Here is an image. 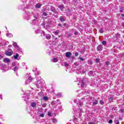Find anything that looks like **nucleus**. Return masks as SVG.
Instances as JSON below:
<instances>
[{
    "label": "nucleus",
    "mask_w": 124,
    "mask_h": 124,
    "mask_svg": "<svg viewBox=\"0 0 124 124\" xmlns=\"http://www.w3.org/2000/svg\"><path fill=\"white\" fill-rule=\"evenodd\" d=\"M66 58H70L71 57V52H67L66 53Z\"/></svg>",
    "instance_id": "5"
},
{
    "label": "nucleus",
    "mask_w": 124,
    "mask_h": 124,
    "mask_svg": "<svg viewBox=\"0 0 124 124\" xmlns=\"http://www.w3.org/2000/svg\"><path fill=\"white\" fill-rule=\"evenodd\" d=\"M59 8H60V10L62 11L64 8V7L63 5H61L59 6Z\"/></svg>",
    "instance_id": "13"
},
{
    "label": "nucleus",
    "mask_w": 124,
    "mask_h": 124,
    "mask_svg": "<svg viewBox=\"0 0 124 124\" xmlns=\"http://www.w3.org/2000/svg\"><path fill=\"white\" fill-rule=\"evenodd\" d=\"M122 26L124 28V22L122 23Z\"/></svg>",
    "instance_id": "47"
},
{
    "label": "nucleus",
    "mask_w": 124,
    "mask_h": 124,
    "mask_svg": "<svg viewBox=\"0 0 124 124\" xmlns=\"http://www.w3.org/2000/svg\"><path fill=\"white\" fill-rule=\"evenodd\" d=\"M66 18L64 16H62L60 17V20L61 21V22H64L66 20Z\"/></svg>",
    "instance_id": "4"
},
{
    "label": "nucleus",
    "mask_w": 124,
    "mask_h": 124,
    "mask_svg": "<svg viewBox=\"0 0 124 124\" xmlns=\"http://www.w3.org/2000/svg\"><path fill=\"white\" fill-rule=\"evenodd\" d=\"M18 57H19V54H17L16 55L14 56V59H15V60H17Z\"/></svg>",
    "instance_id": "16"
},
{
    "label": "nucleus",
    "mask_w": 124,
    "mask_h": 124,
    "mask_svg": "<svg viewBox=\"0 0 124 124\" xmlns=\"http://www.w3.org/2000/svg\"><path fill=\"white\" fill-rule=\"evenodd\" d=\"M106 65L108 66L109 64H110V63L109 62V61H107L106 62Z\"/></svg>",
    "instance_id": "37"
},
{
    "label": "nucleus",
    "mask_w": 124,
    "mask_h": 124,
    "mask_svg": "<svg viewBox=\"0 0 124 124\" xmlns=\"http://www.w3.org/2000/svg\"><path fill=\"white\" fill-rule=\"evenodd\" d=\"M64 65H65V66H67V65H68V64L65 63Z\"/></svg>",
    "instance_id": "49"
},
{
    "label": "nucleus",
    "mask_w": 124,
    "mask_h": 124,
    "mask_svg": "<svg viewBox=\"0 0 124 124\" xmlns=\"http://www.w3.org/2000/svg\"><path fill=\"white\" fill-rule=\"evenodd\" d=\"M90 124H92V123H90Z\"/></svg>",
    "instance_id": "61"
},
{
    "label": "nucleus",
    "mask_w": 124,
    "mask_h": 124,
    "mask_svg": "<svg viewBox=\"0 0 124 124\" xmlns=\"http://www.w3.org/2000/svg\"><path fill=\"white\" fill-rule=\"evenodd\" d=\"M41 33L42 35H43V36H45V31H42Z\"/></svg>",
    "instance_id": "21"
},
{
    "label": "nucleus",
    "mask_w": 124,
    "mask_h": 124,
    "mask_svg": "<svg viewBox=\"0 0 124 124\" xmlns=\"http://www.w3.org/2000/svg\"><path fill=\"white\" fill-rule=\"evenodd\" d=\"M6 36H7L8 37H12V36H13V35H12V34L10 33H7L6 34Z\"/></svg>",
    "instance_id": "11"
},
{
    "label": "nucleus",
    "mask_w": 124,
    "mask_h": 124,
    "mask_svg": "<svg viewBox=\"0 0 124 124\" xmlns=\"http://www.w3.org/2000/svg\"><path fill=\"white\" fill-rule=\"evenodd\" d=\"M113 122V121L112 120H110L109 121H108V124H112V123Z\"/></svg>",
    "instance_id": "40"
},
{
    "label": "nucleus",
    "mask_w": 124,
    "mask_h": 124,
    "mask_svg": "<svg viewBox=\"0 0 124 124\" xmlns=\"http://www.w3.org/2000/svg\"><path fill=\"white\" fill-rule=\"evenodd\" d=\"M37 83L36 84V86L38 88H41L42 87V81H41V78L39 77L37 78Z\"/></svg>",
    "instance_id": "1"
},
{
    "label": "nucleus",
    "mask_w": 124,
    "mask_h": 124,
    "mask_svg": "<svg viewBox=\"0 0 124 124\" xmlns=\"http://www.w3.org/2000/svg\"><path fill=\"white\" fill-rule=\"evenodd\" d=\"M44 28H45V26H44Z\"/></svg>",
    "instance_id": "57"
},
{
    "label": "nucleus",
    "mask_w": 124,
    "mask_h": 124,
    "mask_svg": "<svg viewBox=\"0 0 124 124\" xmlns=\"http://www.w3.org/2000/svg\"><path fill=\"white\" fill-rule=\"evenodd\" d=\"M43 99H44V100H46V101H47V100H48V98H47V96H44L43 97Z\"/></svg>",
    "instance_id": "30"
},
{
    "label": "nucleus",
    "mask_w": 124,
    "mask_h": 124,
    "mask_svg": "<svg viewBox=\"0 0 124 124\" xmlns=\"http://www.w3.org/2000/svg\"><path fill=\"white\" fill-rule=\"evenodd\" d=\"M33 80V78H31V77H29V80L30 82H31V81H32Z\"/></svg>",
    "instance_id": "26"
},
{
    "label": "nucleus",
    "mask_w": 124,
    "mask_h": 124,
    "mask_svg": "<svg viewBox=\"0 0 124 124\" xmlns=\"http://www.w3.org/2000/svg\"><path fill=\"white\" fill-rule=\"evenodd\" d=\"M78 85H79V83H78Z\"/></svg>",
    "instance_id": "60"
},
{
    "label": "nucleus",
    "mask_w": 124,
    "mask_h": 124,
    "mask_svg": "<svg viewBox=\"0 0 124 124\" xmlns=\"http://www.w3.org/2000/svg\"><path fill=\"white\" fill-rule=\"evenodd\" d=\"M31 107H33V108H34V107L36 106V103H35V102L31 103Z\"/></svg>",
    "instance_id": "12"
},
{
    "label": "nucleus",
    "mask_w": 124,
    "mask_h": 124,
    "mask_svg": "<svg viewBox=\"0 0 124 124\" xmlns=\"http://www.w3.org/2000/svg\"><path fill=\"white\" fill-rule=\"evenodd\" d=\"M36 70H37V69L36 68H34V69H33V72H35V71H36Z\"/></svg>",
    "instance_id": "46"
},
{
    "label": "nucleus",
    "mask_w": 124,
    "mask_h": 124,
    "mask_svg": "<svg viewBox=\"0 0 124 124\" xmlns=\"http://www.w3.org/2000/svg\"><path fill=\"white\" fill-rule=\"evenodd\" d=\"M41 6H42V4H37L36 5V7L37 8H40L41 7Z\"/></svg>",
    "instance_id": "14"
},
{
    "label": "nucleus",
    "mask_w": 124,
    "mask_h": 124,
    "mask_svg": "<svg viewBox=\"0 0 124 124\" xmlns=\"http://www.w3.org/2000/svg\"><path fill=\"white\" fill-rule=\"evenodd\" d=\"M114 122L116 124H120V122L118 120H115Z\"/></svg>",
    "instance_id": "34"
},
{
    "label": "nucleus",
    "mask_w": 124,
    "mask_h": 124,
    "mask_svg": "<svg viewBox=\"0 0 124 124\" xmlns=\"http://www.w3.org/2000/svg\"><path fill=\"white\" fill-rule=\"evenodd\" d=\"M0 99H2V95L1 94H0Z\"/></svg>",
    "instance_id": "48"
},
{
    "label": "nucleus",
    "mask_w": 124,
    "mask_h": 124,
    "mask_svg": "<svg viewBox=\"0 0 124 124\" xmlns=\"http://www.w3.org/2000/svg\"><path fill=\"white\" fill-rule=\"evenodd\" d=\"M42 107H43L44 108H45V107H46V104H43Z\"/></svg>",
    "instance_id": "42"
},
{
    "label": "nucleus",
    "mask_w": 124,
    "mask_h": 124,
    "mask_svg": "<svg viewBox=\"0 0 124 124\" xmlns=\"http://www.w3.org/2000/svg\"><path fill=\"white\" fill-rule=\"evenodd\" d=\"M78 52H75V57H78Z\"/></svg>",
    "instance_id": "38"
},
{
    "label": "nucleus",
    "mask_w": 124,
    "mask_h": 124,
    "mask_svg": "<svg viewBox=\"0 0 124 124\" xmlns=\"http://www.w3.org/2000/svg\"><path fill=\"white\" fill-rule=\"evenodd\" d=\"M78 105H79V106H83V102L81 101V100H78Z\"/></svg>",
    "instance_id": "6"
},
{
    "label": "nucleus",
    "mask_w": 124,
    "mask_h": 124,
    "mask_svg": "<svg viewBox=\"0 0 124 124\" xmlns=\"http://www.w3.org/2000/svg\"><path fill=\"white\" fill-rule=\"evenodd\" d=\"M40 117H41L42 118H44V114L42 113V114H41Z\"/></svg>",
    "instance_id": "43"
},
{
    "label": "nucleus",
    "mask_w": 124,
    "mask_h": 124,
    "mask_svg": "<svg viewBox=\"0 0 124 124\" xmlns=\"http://www.w3.org/2000/svg\"><path fill=\"white\" fill-rule=\"evenodd\" d=\"M12 50L11 49H9L5 52V55H6V56H11L12 55Z\"/></svg>",
    "instance_id": "3"
},
{
    "label": "nucleus",
    "mask_w": 124,
    "mask_h": 124,
    "mask_svg": "<svg viewBox=\"0 0 124 124\" xmlns=\"http://www.w3.org/2000/svg\"><path fill=\"white\" fill-rule=\"evenodd\" d=\"M57 95L58 97H61L62 96V93H58Z\"/></svg>",
    "instance_id": "27"
},
{
    "label": "nucleus",
    "mask_w": 124,
    "mask_h": 124,
    "mask_svg": "<svg viewBox=\"0 0 124 124\" xmlns=\"http://www.w3.org/2000/svg\"><path fill=\"white\" fill-rule=\"evenodd\" d=\"M51 11H53V12H55V7H51Z\"/></svg>",
    "instance_id": "35"
},
{
    "label": "nucleus",
    "mask_w": 124,
    "mask_h": 124,
    "mask_svg": "<svg viewBox=\"0 0 124 124\" xmlns=\"http://www.w3.org/2000/svg\"><path fill=\"white\" fill-rule=\"evenodd\" d=\"M54 91H52V92H51V94H54Z\"/></svg>",
    "instance_id": "50"
},
{
    "label": "nucleus",
    "mask_w": 124,
    "mask_h": 124,
    "mask_svg": "<svg viewBox=\"0 0 124 124\" xmlns=\"http://www.w3.org/2000/svg\"><path fill=\"white\" fill-rule=\"evenodd\" d=\"M4 62L7 63L10 62V60H9L8 58H5L4 59Z\"/></svg>",
    "instance_id": "9"
},
{
    "label": "nucleus",
    "mask_w": 124,
    "mask_h": 124,
    "mask_svg": "<svg viewBox=\"0 0 124 124\" xmlns=\"http://www.w3.org/2000/svg\"><path fill=\"white\" fill-rule=\"evenodd\" d=\"M59 102V100H57V101H53L52 102H51V104L52 105H56V104H57V103Z\"/></svg>",
    "instance_id": "10"
},
{
    "label": "nucleus",
    "mask_w": 124,
    "mask_h": 124,
    "mask_svg": "<svg viewBox=\"0 0 124 124\" xmlns=\"http://www.w3.org/2000/svg\"><path fill=\"white\" fill-rule=\"evenodd\" d=\"M120 12H123V8H121L120 9Z\"/></svg>",
    "instance_id": "52"
},
{
    "label": "nucleus",
    "mask_w": 124,
    "mask_h": 124,
    "mask_svg": "<svg viewBox=\"0 0 124 124\" xmlns=\"http://www.w3.org/2000/svg\"><path fill=\"white\" fill-rule=\"evenodd\" d=\"M52 122L53 124H56L57 123V119H53Z\"/></svg>",
    "instance_id": "33"
},
{
    "label": "nucleus",
    "mask_w": 124,
    "mask_h": 124,
    "mask_svg": "<svg viewBox=\"0 0 124 124\" xmlns=\"http://www.w3.org/2000/svg\"><path fill=\"white\" fill-rule=\"evenodd\" d=\"M47 115L49 117H52V112L50 111L48 112Z\"/></svg>",
    "instance_id": "28"
},
{
    "label": "nucleus",
    "mask_w": 124,
    "mask_h": 124,
    "mask_svg": "<svg viewBox=\"0 0 124 124\" xmlns=\"http://www.w3.org/2000/svg\"><path fill=\"white\" fill-rule=\"evenodd\" d=\"M43 15L44 16H47V13H46V12H44V13H43Z\"/></svg>",
    "instance_id": "39"
},
{
    "label": "nucleus",
    "mask_w": 124,
    "mask_h": 124,
    "mask_svg": "<svg viewBox=\"0 0 124 124\" xmlns=\"http://www.w3.org/2000/svg\"><path fill=\"white\" fill-rule=\"evenodd\" d=\"M93 74V71H90L89 72V75H92V74Z\"/></svg>",
    "instance_id": "29"
},
{
    "label": "nucleus",
    "mask_w": 124,
    "mask_h": 124,
    "mask_svg": "<svg viewBox=\"0 0 124 124\" xmlns=\"http://www.w3.org/2000/svg\"><path fill=\"white\" fill-rule=\"evenodd\" d=\"M26 94H27V93H25L24 95H26Z\"/></svg>",
    "instance_id": "55"
},
{
    "label": "nucleus",
    "mask_w": 124,
    "mask_h": 124,
    "mask_svg": "<svg viewBox=\"0 0 124 124\" xmlns=\"http://www.w3.org/2000/svg\"><path fill=\"white\" fill-rule=\"evenodd\" d=\"M97 103H98L97 100H95L94 102H93L92 105H96Z\"/></svg>",
    "instance_id": "17"
},
{
    "label": "nucleus",
    "mask_w": 124,
    "mask_h": 124,
    "mask_svg": "<svg viewBox=\"0 0 124 124\" xmlns=\"http://www.w3.org/2000/svg\"><path fill=\"white\" fill-rule=\"evenodd\" d=\"M87 79L85 78L81 79V88H84V87H85V83H86V81H87Z\"/></svg>",
    "instance_id": "2"
},
{
    "label": "nucleus",
    "mask_w": 124,
    "mask_h": 124,
    "mask_svg": "<svg viewBox=\"0 0 124 124\" xmlns=\"http://www.w3.org/2000/svg\"><path fill=\"white\" fill-rule=\"evenodd\" d=\"M78 59L81 61V62H84V61H85V59H83L82 57H78Z\"/></svg>",
    "instance_id": "25"
},
{
    "label": "nucleus",
    "mask_w": 124,
    "mask_h": 124,
    "mask_svg": "<svg viewBox=\"0 0 124 124\" xmlns=\"http://www.w3.org/2000/svg\"><path fill=\"white\" fill-rule=\"evenodd\" d=\"M52 62H58V59L56 58H53Z\"/></svg>",
    "instance_id": "15"
},
{
    "label": "nucleus",
    "mask_w": 124,
    "mask_h": 124,
    "mask_svg": "<svg viewBox=\"0 0 124 124\" xmlns=\"http://www.w3.org/2000/svg\"><path fill=\"white\" fill-rule=\"evenodd\" d=\"M103 31H104L103 29H101L99 30V32L100 33H103Z\"/></svg>",
    "instance_id": "31"
},
{
    "label": "nucleus",
    "mask_w": 124,
    "mask_h": 124,
    "mask_svg": "<svg viewBox=\"0 0 124 124\" xmlns=\"http://www.w3.org/2000/svg\"><path fill=\"white\" fill-rule=\"evenodd\" d=\"M13 45L14 47H17V43L16 42H14L13 44Z\"/></svg>",
    "instance_id": "24"
},
{
    "label": "nucleus",
    "mask_w": 124,
    "mask_h": 124,
    "mask_svg": "<svg viewBox=\"0 0 124 124\" xmlns=\"http://www.w3.org/2000/svg\"><path fill=\"white\" fill-rule=\"evenodd\" d=\"M59 27H62V24L60 23L58 24Z\"/></svg>",
    "instance_id": "51"
},
{
    "label": "nucleus",
    "mask_w": 124,
    "mask_h": 124,
    "mask_svg": "<svg viewBox=\"0 0 124 124\" xmlns=\"http://www.w3.org/2000/svg\"><path fill=\"white\" fill-rule=\"evenodd\" d=\"M64 26L65 27V28H67L69 27V25H68V24L66 23H64Z\"/></svg>",
    "instance_id": "23"
},
{
    "label": "nucleus",
    "mask_w": 124,
    "mask_h": 124,
    "mask_svg": "<svg viewBox=\"0 0 124 124\" xmlns=\"http://www.w3.org/2000/svg\"><path fill=\"white\" fill-rule=\"evenodd\" d=\"M19 69V68L18 67H15L14 68V71H17Z\"/></svg>",
    "instance_id": "22"
},
{
    "label": "nucleus",
    "mask_w": 124,
    "mask_h": 124,
    "mask_svg": "<svg viewBox=\"0 0 124 124\" xmlns=\"http://www.w3.org/2000/svg\"><path fill=\"white\" fill-rule=\"evenodd\" d=\"M46 39H48V40L51 39V35H50L49 34H47L46 35Z\"/></svg>",
    "instance_id": "8"
},
{
    "label": "nucleus",
    "mask_w": 124,
    "mask_h": 124,
    "mask_svg": "<svg viewBox=\"0 0 124 124\" xmlns=\"http://www.w3.org/2000/svg\"><path fill=\"white\" fill-rule=\"evenodd\" d=\"M100 103L101 105H103V104H104V102L102 100L100 101Z\"/></svg>",
    "instance_id": "36"
},
{
    "label": "nucleus",
    "mask_w": 124,
    "mask_h": 124,
    "mask_svg": "<svg viewBox=\"0 0 124 124\" xmlns=\"http://www.w3.org/2000/svg\"><path fill=\"white\" fill-rule=\"evenodd\" d=\"M96 62H99V59H96Z\"/></svg>",
    "instance_id": "44"
},
{
    "label": "nucleus",
    "mask_w": 124,
    "mask_h": 124,
    "mask_svg": "<svg viewBox=\"0 0 124 124\" xmlns=\"http://www.w3.org/2000/svg\"><path fill=\"white\" fill-rule=\"evenodd\" d=\"M88 98H90V96H87L84 97V101L88 100Z\"/></svg>",
    "instance_id": "18"
},
{
    "label": "nucleus",
    "mask_w": 124,
    "mask_h": 124,
    "mask_svg": "<svg viewBox=\"0 0 124 124\" xmlns=\"http://www.w3.org/2000/svg\"><path fill=\"white\" fill-rule=\"evenodd\" d=\"M121 16H122V17H124V15L123 14H121Z\"/></svg>",
    "instance_id": "54"
},
{
    "label": "nucleus",
    "mask_w": 124,
    "mask_h": 124,
    "mask_svg": "<svg viewBox=\"0 0 124 124\" xmlns=\"http://www.w3.org/2000/svg\"><path fill=\"white\" fill-rule=\"evenodd\" d=\"M102 44L103 45H104V46H105V45H106V44H107V43H106V41H103L102 42Z\"/></svg>",
    "instance_id": "20"
},
{
    "label": "nucleus",
    "mask_w": 124,
    "mask_h": 124,
    "mask_svg": "<svg viewBox=\"0 0 124 124\" xmlns=\"http://www.w3.org/2000/svg\"><path fill=\"white\" fill-rule=\"evenodd\" d=\"M68 36H72V34H68Z\"/></svg>",
    "instance_id": "53"
},
{
    "label": "nucleus",
    "mask_w": 124,
    "mask_h": 124,
    "mask_svg": "<svg viewBox=\"0 0 124 124\" xmlns=\"http://www.w3.org/2000/svg\"><path fill=\"white\" fill-rule=\"evenodd\" d=\"M23 64H25V63H23Z\"/></svg>",
    "instance_id": "58"
},
{
    "label": "nucleus",
    "mask_w": 124,
    "mask_h": 124,
    "mask_svg": "<svg viewBox=\"0 0 124 124\" xmlns=\"http://www.w3.org/2000/svg\"><path fill=\"white\" fill-rule=\"evenodd\" d=\"M59 32H60L59 31H58V30H57V31H55L54 32V33L56 35H57L59 34Z\"/></svg>",
    "instance_id": "19"
},
{
    "label": "nucleus",
    "mask_w": 124,
    "mask_h": 124,
    "mask_svg": "<svg viewBox=\"0 0 124 124\" xmlns=\"http://www.w3.org/2000/svg\"><path fill=\"white\" fill-rule=\"evenodd\" d=\"M108 100L109 101H113V98L111 97V98H109Z\"/></svg>",
    "instance_id": "41"
},
{
    "label": "nucleus",
    "mask_w": 124,
    "mask_h": 124,
    "mask_svg": "<svg viewBox=\"0 0 124 124\" xmlns=\"http://www.w3.org/2000/svg\"><path fill=\"white\" fill-rule=\"evenodd\" d=\"M75 120H77V119L76 118Z\"/></svg>",
    "instance_id": "59"
},
{
    "label": "nucleus",
    "mask_w": 124,
    "mask_h": 124,
    "mask_svg": "<svg viewBox=\"0 0 124 124\" xmlns=\"http://www.w3.org/2000/svg\"><path fill=\"white\" fill-rule=\"evenodd\" d=\"M102 45H99L97 47V51H102Z\"/></svg>",
    "instance_id": "7"
},
{
    "label": "nucleus",
    "mask_w": 124,
    "mask_h": 124,
    "mask_svg": "<svg viewBox=\"0 0 124 124\" xmlns=\"http://www.w3.org/2000/svg\"><path fill=\"white\" fill-rule=\"evenodd\" d=\"M30 81L29 80H26L25 81V85H28V84H29V83H30Z\"/></svg>",
    "instance_id": "32"
},
{
    "label": "nucleus",
    "mask_w": 124,
    "mask_h": 124,
    "mask_svg": "<svg viewBox=\"0 0 124 124\" xmlns=\"http://www.w3.org/2000/svg\"><path fill=\"white\" fill-rule=\"evenodd\" d=\"M80 112H82V109H81V110H80Z\"/></svg>",
    "instance_id": "56"
},
{
    "label": "nucleus",
    "mask_w": 124,
    "mask_h": 124,
    "mask_svg": "<svg viewBox=\"0 0 124 124\" xmlns=\"http://www.w3.org/2000/svg\"><path fill=\"white\" fill-rule=\"evenodd\" d=\"M74 34H75V35H78V32H77V31L75 32Z\"/></svg>",
    "instance_id": "45"
}]
</instances>
